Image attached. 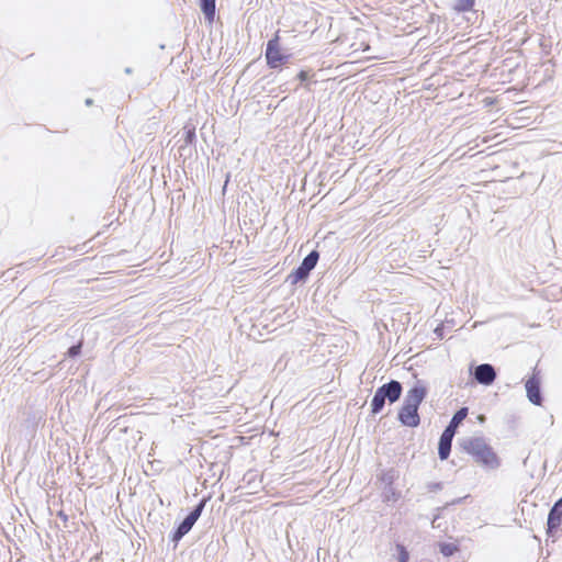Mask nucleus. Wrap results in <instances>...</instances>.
Instances as JSON below:
<instances>
[{
    "label": "nucleus",
    "mask_w": 562,
    "mask_h": 562,
    "mask_svg": "<svg viewBox=\"0 0 562 562\" xmlns=\"http://www.w3.org/2000/svg\"><path fill=\"white\" fill-rule=\"evenodd\" d=\"M459 446L473 461L486 470H496L501 467V458L484 437H468L459 440Z\"/></svg>",
    "instance_id": "obj_1"
},
{
    "label": "nucleus",
    "mask_w": 562,
    "mask_h": 562,
    "mask_svg": "<svg viewBox=\"0 0 562 562\" xmlns=\"http://www.w3.org/2000/svg\"><path fill=\"white\" fill-rule=\"evenodd\" d=\"M402 393L403 385L397 380H390L389 382L379 386L375 390L370 403L371 414L374 416L380 414L383 411L386 402H389V404H394L401 398Z\"/></svg>",
    "instance_id": "obj_2"
},
{
    "label": "nucleus",
    "mask_w": 562,
    "mask_h": 562,
    "mask_svg": "<svg viewBox=\"0 0 562 562\" xmlns=\"http://www.w3.org/2000/svg\"><path fill=\"white\" fill-rule=\"evenodd\" d=\"M209 498L203 497L200 502L192 508V510L184 517V519L178 524V526L170 533V540L177 544L194 526L198 519L201 517L206 502Z\"/></svg>",
    "instance_id": "obj_3"
},
{
    "label": "nucleus",
    "mask_w": 562,
    "mask_h": 562,
    "mask_svg": "<svg viewBox=\"0 0 562 562\" xmlns=\"http://www.w3.org/2000/svg\"><path fill=\"white\" fill-rule=\"evenodd\" d=\"M265 58L270 69H277L289 63L291 54H284L280 48V37L277 32L272 38L267 42Z\"/></svg>",
    "instance_id": "obj_4"
},
{
    "label": "nucleus",
    "mask_w": 562,
    "mask_h": 562,
    "mask_svg": "<svg viewBox=\"0 0 562 562\" xmlns=\"http://www.w3.org/2000/svg\"><path fill=\"white\" fill-rule=\"evenodd\" d=\"M428 387L424 381L417 380L414 385L406 392L403 403L419 409L420 404L427 397Z\"/></svg>",
    "instance_id": "obj_5"
},
{
    "label": "nucleus",
    "mask_w": 562,
    "mask_h": 562,
    "mask_svg": "<svg viewBox=\"0 0 562 562\" xmlns=\"http://www.w3.org/2000/svg\"><path fill=\"white\" fill-rule=\"evenodd\" d=\"M471 374L479 384L484 386L492 385L497 378L496 369L491 363H481L474 367Z\"/></svg>",
    "instance_id": "obj_6"
},
{
    "label": "nucleus",
    "mask_w": 562,
    "mask_h": 562,
    "mask_svg": "<svg viewBox=\"0 0 562 562\" xmlns=\"http://www.w3.org/2000/svg\"><path fill=\"white\" fill-rule=\"evenodd\" d=\"M397 420L402 426L416 428L420 425V416L415 407L402 404L397 412Z\"/></svg>",
    "instance_id": "obj_7"
},
{
    "label": "nucleus",
    "mask_w": 562,
    "mask_h": 562,
    "mask_svg": "<svg viewBox=\"0 0 562 562\" xmlns=\"http://www.w3.org/2000/svg\"><path fill=\"white\" fill-rule=\"evenodd\" d=\"M525 387L529 402L533 405L540 406L543 402V396L538 373L533 372V374L526 381Z\"/></svg>",
    "instance_id": "obj_8"
},
{
    "label": "nucleus",
    "mask_w": 562,
    "mask_h": 562,
    "mask_svg": "<svg viewBox=\"0 0 562 562\" xmlns=\"http://www.w3.org/2000/svg\"><path fill=\"white\" fill-rule=\"evenodd\" d=\"M562 522V507L555 503L550 508L547 518V535L553 537Z\"/></svg>",
    "instance_id": "obj_9"
},
{
    "label": "nucleus",
    "mask_w": 562,
    "mask_h": 562,
    "mask_svg": "<svg viewBox=\"0 0 562 562\" xmlns=\"http://www.w3.org/2000/svg\"><path fill=\"white\" fill-rule=\"evenodd\" d=\"M43 411H29L26 418L22 423V427L25 429L27 436H34L40 423L44 419Z\"/></svg>",
    "instance_id": "obj_10"
},
{
    "label": "nucleus",
    "mask_w": 562,
    "mask_h": 562,
    "mask_svg": "<svg viewBox=\"0 0 562 562\" xmlns=\"http://www.w3.org/2000/svg\"><path fill=\"white\" fill-rule=\"evenodd\" d=\"M453 437L451 430H443L438 442V457L441 461L447 460L451 452Z\"/></svg>",
    "instance_id": "obj_11"
},
{
    "label": "nucleus",
    "mask_w": 562,
    "mask_h": 562,
    "mask_svg": "<svg viewBox=\"0 0 562 562\" xmlns=\"http://www.w3.org/2000/svg\"><path fill=\"white\" fill-rule=\"evenodd\" d=\"M310 273V270L300 265L286 277V282H289L291 285H295L300 282H305L308 279Z\"/></svg>",
    "instance_id": "obj_12"
},
{
    "label": "nucleus",
    "mask_w": 562,
    "mask_h": 562,
    "mask_svg": "<svg viewBox=\"0 0 562 562\" xmlns=\"http://www.w3.org/2000/svg\"><path fill=\"white\" fill-rule=\"evenodd\" d=\"M468 413H469V409L468 407H461L459 408L452 416L451 420L449 422V424L446 426V428L443 430H451V435L452 437H454L456 432H457V428H458V425L463 420L465 419V417L468 416Z\"/></svg>",
    "instance_id": "obj_13"
},
{
    "label": "nucleus",
    "mask_w": 562,
    "mask_h": 562,
    "mask_svg": "<svg viewBox=\"0 0 562 562\" xmlns=\"http://www.w3.org/2000/svg\"><path fill=\"white\" fill-rule=\"evenodd\" d=\"M400 472L398 470L394 468H390L386 470H382L378 474V480L381 481V483L384 484V486H391L394 485V482L398 479Z\"/></svg>",
    "instance_id": "obj_14"
},
{
    "label": "nucleus",
    "mask_w": 562,
    "mask_h": 562,
    "mask_svg": "<svg viewBox=\"0 0 562 562\" xmlns=\"http://www.w3.org/2000/svg\"><path fill=\"white\" fill-rule=\"evenodd\" d=\"M199 4L205 20L212 23L215 18L216 0H199Z\"/></svg>",
    "instance_id": "obj_15"
},
{
    "label": "nucleus",
    "mask_w": 562,
    "mask_h": 562,
    "mask_svg": "<svg viewBox=\"0 0 562 562\" xmlns=\"http://www.w3.org/2000/svg\"><path fill=\"white\" fill-rule=\"evenodd\" d=\"M400 497H401V492H398L394 487V485L384 486L383 492H382V501L384 503H389V502L395 503L400 499Z\"/></svg>",
    "instance_id": "obj_16"
},
{
    "label": "nucleus",
    "mask_w": 562,
    "mask_h": 562,
    "mask_svg": "<svg viewBox=\"0 0 562 562\" xmlns=\"http://www.w3.org/2000/svg\"><path fill=\"white\" fill-rule=\"evenodd\" d=\"M318 259H319V252L317 250H312L310 254H307L303 258V260L300 265L305 267L307 270L312 271L316 267Z\"/></svg>",
    "instance_id": "obj_17"
},
{
    "label": "nucleus",
    "mask_w": 562,
    "mask_h": 562,
    "mask_svg": "<svg viewBox=\"0 0 562 562\" xmlns=\"http://www.w3.org/2000/svg\"><path fill=\"white\" fill-rule=\"evenodd\" d=\"M458 551V546L452 542H440L439 543V552L443 557H451Z\"/></svg>",
    "instance_id": "obj_18"
},
{
    "label": "nucleus",
    "mask_w": 562,
    "mask_h": 562,
    "mask_svg": "<svg viewBox=\"0 0 562 562\" xmlns=\"http://www.w3.org/2000/svg\"><path fill=\"white\" fill-rule=\"evenodd\" d=\"M475 0H456L453 9L457 12H468L474 7Z\"/></svg>",
    "instance_id": "obj_19"
},
{
    "label": "nucleus",
    "mask_w": 562,
    "mask_h": 562,
    "mask_svg": "<svg viewBox=\"0 0 562 562\" xmlns=\"http://www.w3.org/2000/svg\"><path fill=\"white\" fill-rule=\"evenodd\" d=\"M195 137V128L186 126L183 132V144H189L193 146Z\"/></svg>",
    "instance_id": "obj_20"
},
{
    "label": "nucleus",
    "mask_w": 562,
    "mask_h": 562,
    "mask_svg": "<svg viewBox=\"0 0 562 562\" xmlns=\"http://www.w3.org/2000/svg\"><path fill=\"white\" fill-rule=\"evenodd\" d=\"M396 550L398 553V562H407L409 559V553L406 547L402 543H396Z\"/></svg>",
    "instance_id": "obj_21"
},
{
    "label": "nucleus",
    "mask_w": 562,
    "mask_h": 562,
    "mask_svg": "<svg viewBox=\"0 0 562 562\" xmlns=\"http://www.w3.org/2000/svg\"><path fill=\"white\" fill-rule=\"evenodd\" d=\"M81 349H82L81 342L75 344L68 348L67 356L69 358H76L81 353Z\"/></svg>",
    "instance_id": "obj_22"
},
{
    "label": "nucleus",
    "mask_w": 562,
    "mask_h": 562,
    "mask_svg": "<svg viewBox=\"0 0 562 562\" xmlns=\"http://www.w3.org/2000/svg\"><path fill=\"white\" fill-rule=\"evenodd\" d=\"M179 154L180 156H191L192 151H193V146L192 145H189V144H181L179 146Z\"/></svg>",
    "instance_id": "obj_23"
},
{
    "label": "nucleus",
    "mask_w": 562,
    "mask_h": 562,
    "mask_svg": "<svg viewBox=\"0 0 562 562\" xmlns=\"http://www.w3.org/2000/svg\"><path fill=\"white\" fill-rule=\"evenodd\" d=\"M442 483L441 482H431L427 484V488L429 492H438L442 490Z\"/></svg>",
    "instance_id": "obj_24"
},
{
    "label": "nucleus",
    "mask_w": 562,
    "mask_h": 562,
    "mask_svg": "<svg viewBox=\"0 0 562 562\" xmlns=\"http://www.w3.org/2000/svg\"><path fill=\"white\" fill-rule=\"evenodd\" d=\"M434 333H435V335H436V337H437L438 339H443V337H445V326H443V324H439V325L435 328Z\"/></svg>",
    "instance_id": "obj_25"
},
{
    "label": "nucleus",
    "mask_w": 562,
    "mask_h": 562,
    "mask_svg": "<svg viewBox=\"0 0 562 562\" xmlns=\"http://www.w3.org/2000/svg\"><path fill=\"white\" fill-rule=\"evenodd\" d=\"M296 78L302 82H306L310 78V75L306 70H300Z\"/></svg>",
    "instance_id": "obj_26"
},
{
    "label": "nucleus",
    "mask_w": 562,
    "mask_h": 562,
    "mask_svg": "<svg viewBox=\"0 0 562 562\" xmlns=\"http://www.w3.org/2000/svg\"><path fill=\"white\" fill-rule=\"evenodd\" d=\"M58 517L61 518L64 521H67L68 519V516L63 510L58 513Z\"/></svg>",
    "instance_id": "obj_27"
},
{
    "label": "nucleus",
    "mask_w": 562,
    "mask_h": 562,
    "mask_svg": "<svg viewBox=\"0 0 562 562\" xmlns=\"http://www.w3.org/2000/svg\"><path fill=\"white\" fill-rule=\"evenodd\" d=\"M124 72H125L126 75H131V74L133 72V69H132L131 67H126V68L124 69Z\"/></svg>",
    "instance_id": "obj_28"
},
{
    "label": "nucleus",
    "mask_w": 562,
    "mask_h": 562,
    "mask_svg": "<svg viewBox=\"0 0 562 562\" xmlns=\"http://www.w3.org/2000/svg\"><path fill=\"white\" fill-rule=\"evenodd\" d=\"M85 103H86V105L89 106L93 103V100L88 98V99H86Z\"/></svg>",
    "instance_id": "obj_29"
},
{
    "label": "nucleus",
    "mask_w": 562,
    "mask_h": 562,
    "mask_svg": "<svg viewBox=\"0 0 562 562\" xmlns=\"http://www.w3.org/2000/svg\"><path fill=\"white\" fill-rule=\"evenodd\" d=\"M555 504L562 507V496L558 501H555Z\"/></svg>",
    "instance_id": "obj_30"
},
{
    "label": "nucleus",
    "mask_w": 562,
    "mask_h": 562,
    "mask_svg": "<svg viewBox=\"0 0 562 562\" xmlns=\"http://www.w3.org/2000/svg\"><path fill=\"white\" fill-rule=\"evenodd\" d=\"M461 502V498H458L456 501L452 502V504H459Z\"/></svg>",
    "instance_id": "obj_31"
}]
</instances>
